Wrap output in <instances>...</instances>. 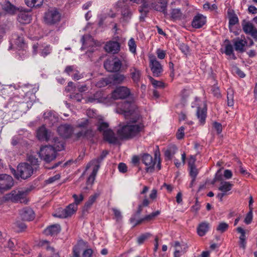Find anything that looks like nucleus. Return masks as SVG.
<instances>
[{
	"label": "nucleus",
	"mask_w": 257,
	"mask_h": 257,
	"mask_svg": "<svg viewBox=\"0 0 257 257\" xmlns=\"http://www.w3.org/2000/svg\"><path fill=\"white\" fill-rule=\"evenodd\" d=\"M117 112L129 119L127 124L118 130V135L122 139H130L137 136L143 129L144 124L137 107L134 102L124 101Z\"/></svg>",
	"instance_id": "nucleus-1"
},
{
	"label": "nucleus",
	"mask_w": 257,
	"mask_h": 257,
	"mask_svg": "<svg viewBox=\"0 0 257 257\" xmlns=\"http://www.w3.org/2000/svg\"><path fill=\"white\" fill-rule=\"evenodd\" d=\"M27 160L31 165L28 163H21L17 167V172L14 169L11 170L12 172L17 179L21 178L26 179L31 177L34 171L37 169L39 165V162L35 156L32 155H28Z\"/></svg>",
	"instance_id": "nucleus-2"
},
{
	"label": "nucleus",
	"mask_w": 257,
	"mask_h": 257,
	"mask_svg": "<svg viewBox=\"0 0 257 257\" xmlns=\"http://www.w3.org/2000/svg\"><path fill=\"white\" fill-rule=\"evenodd\" d=\"M142 3L139 9L141 13L140 19L142 21H144L145 17L151 9L163 13L165 16L168 15L167 0H143Z\"/></svg>",
	"instance_id": "nucleus-3"
},
{
	"label": "nucleus",
	"mask_w": 257,
	"mask_h": 257,
	"mask_svg": "<svg viewBox=\"0 0 257 257\" xmlns=\"http://www.w3.org/2000/svg\"><path fill=\"white\" fill-rule=\"evenodd\" d=\"M59 145H54L55 147L51 146H45L41 148L39 156L41 159L47 163L54 160L56 157V152L64 149L62 143L58 142Z\"/></svg>",
	"instance_id": "nucleus-4"
},
{
	"label": "nucleus",
	"mask_w": 257,
	"mask_h": 257,
	"mask_svg": "<svg viewBox=\"0 0 257 257\" xmlns=\"http://www.w3.org/2000/svg\"><path fill=\"white\" fill-rule=\"evenodd\" d=\"M141 159L143 164L146 166V170L147 172H152L154 170L155 165L158 170L161 168V160L160 158V152L156 151L155 153V158L148 154H144L141 155Z\"/></svg>",
	"instance_id": "nucleus-5"
},
{
	"label": "nucleus",
	"mask_w": 257,
	"mask_h": 257,
	"mask_svg": "<svg viewBox=\"0 0 257 257\" xmlns=\"http://www.w3.org/2000/svg\"><path fill=\"white\" fill-rule=\"evenodd\" d=\"M97 130L102 133L104 139L111 144L115 143L116 138L113 131L109 128L107 122L104 121L102 119H99L97 123Z\"/></svg>",
	"instance_id": "nucleus-6"
},
{
	"label": "nucleus",
	"mask_w": 257,
	"mask_h": 257,
	"mask_svg": "<svg viewBox=\"0 0 257 257\" xmlns=\"http://www.w3.org/2000/svg\"><path fill=\"white\" fill-rule=\"evenodd\" d=\"M122 66V62L116 57L107 59L104 62V67L108 72H116L119 71Z\"/></svg>",
	"instance_id": "nucleus-7"
},
{
	"label": "nucleus",
	"mask_w": 257,
	"mask_h": 257,
	"mask_svg": "<svg viewBox=\"0 0 257 257\" xmlns=\"http://www.w3.org/2000/svg\"><path fill=\"white\" fill-rule=\"evenodd\" d=\"M61 19V15L56 9H51L46 12L44 16L45 22L49 25L58 23Z\"/></svg>",
	"instance_id": "nucleus-8"
},
{
	"label": "nucleus",
	"mask_w": 257,
	"mask_h": 257,
	"mask_svg": "<svg viewBox=\"0 0 257 257\" xmlns=\"http://www.w3.org/2000/svg\"><path fill=\"white\" fill-rule=\"evenodd\" d=\"M77 210L76 204H70L65 209L60 210L57 213L54 214V216L64 218L71 216Z\"/></svg>",
	"instance_id": "nucleus-9"
},
{
	"label": "nucleus",
	"mask_w": 257,
	"mask_h": 257,
	"mask_svg": "<svg viewBox=\"0 0 257 257\" xmlns=\"http://www.w3.org/2000/svg\"><path fill=\"white\" fill-rule=\"evenodd\" d=\"M130 90L125 86L116 88L111 93V97L114 99H123L129 96Z\"/></svg>",
	"instance_id": "nucleus-10"
},
{
	"label": "nucleus",
	"mask_w": 257,
	"mask_h": 257,
	"mask_svg": "<svg viewBox=\"0 0 257 257\" xmlns=\"http://www.w3.org/2000/svg\"><path fill=\"white\" fill-rule=\"evenodd\" d=\"M14 184L13 178L7 174L0 175V191L10 189Z\"/></svg>",
	"instance_id": "nucleus-11"
},
{
	"label": "nucleus",
	"mask_w": 257,
	"mask_h": 257,
	"mask_svg": "<svg viewBox=\"0 0 257 257\" xmlns=\"http://www.w3.org/2000/svg\"><path fill=\"white\" fill-rule=\"evenodd\" d=\"M27 193V190L14 191L11 193L10 198L13 201L26 203L27 202L26 198Z\"/></svg>",
	"instance_id": "nucleus-12"
},
{
	"label": "nucleus",
	"mask_w": 257,
	"mask_h": 257,
	"mask_svg": "<svg viewBox=\"0 0 257 257\" xmlns=\"http://www.w3.org/2000/svg\"><path fill=\"white\" fill-rule=\"evenodd\" d=\"M130 76L134 83L139 85L142 77V71L138 67L131 66L129 69Z\"/></svg>",
	"instance_id": "nucleus-13"
},
{
	"label": "nucleus",
	"mask_w": 257,
	"mask_h": 257,
	"mask_svg": "<svg viewBox=\"0 0 257 257\" xmlns=\"http://www.w3.org/2000/svg\"><path fill=\"white\" fill-rule=\"evenodd\" d=\"M173 246L175 248L174 257H180L187 251L188 249L187 244L184 242H180L176 241Z\"/></svg>",
	"instance_id": "nucleus-14"
},
{
	"label": "nucleus",
	"mask_w": 257,
	"mask_h": 257,
	"mask_svg": "<svg viewBox=\"0 0 257 257\" xmlns=\"http://www.w3.org/2000/svg\"><path fill=\"white\" fill-rule=\"evenodd\" d=\"M150 67L154 76H159L163 71L162 66L155 58H151L150 61Z\"/></svg>",
	"instance_id": "nucleus-15"
},
{
	"label": "nucleus",
	"mask_w": 257,
	"mask_h": 257,
	"mask_svg": "<svg viewBox=\"0 0 257 257\" xmlns=\"http://www.w3.org/2000/svg\"><path fill=\"white\" fill-rule=\"evenodd\" d=\"M57 131L58 134L63 138H67L71 136L74 132L72 126L68 124H62L60 125Z\"/></svg>",
	"instance_id": "nucleus-16"
},
{
	"label": "nucleus",
	"mask_w": 257,
	"mask_h": 257,
	"mask_svg": "<svg viewBox=\"0 0 257 257\" xmlns=\"http://www.w3.org/2000/svg\"><path fill=\"white\" fill-rule=\"evenodd\" d=\"M37 136L39 140L49 141L51 140L52 135L44 126H42L38 130Z\"/></svg>",
	"instance_id": "nucleus-17"
},
{
	"label": "nucleus",
	"mask_w": 257,
	"mask_h": 257,
	"mask_svg": "<svg viewBox=\"0 0 257 257\" xmlns=\"http://www.w3.org/2000/svg\"><path fill=\"white\" fill-rule=\"evenodd\" d=\"M127 2V0H120L118 2L117 4L118 7L123 8L121 14L124 20L125 21L130 19L132 14L131 11L128 9L127 6L125 5Z\"/></svg>",
	"instance_id": "nucleus-18"
},
{
	"label": "nucleus",
	"mask_w": 257,
	"mask_h": 257,
	"mask_svg": "<svg viewBox=\"0 0 257 257\" xmlns=\"http://www.w3.org/2000/svg\"><path fill=\"white\" fill-rule=\"evenodd\" d=\"M242 29L246 34H249L254 39H257V29L251 23L244 22L242 24Z\"/></svg>",
	"instance_id": "nucleus-19"
},
{
	"label": "nucleus",
	"mask_w": 257,
	"mask_h": 257,
	"mask_svg": "<svg viewBox=\"0 0 257 257\" xmlns=\"http://www.w3.org/2000/svg\"><path fill=\"white\" fill-rule=\"evenodd\" d=\"M206 17L201 14H197L196 15L192 21V26L196 29H199L201 28L206 23Z\"/></svg>",
	"instance_id": "nucleus-20"
},
{
	"label": "nucleus",
	"mask_w": 257,
	"mask_h": 257,
	"mask_svg": "<svg viewBox=\"0 0 257 257\" xmlns=\"http://www.w3.org/2000/svg\"><path fill=\"white\" fill-rule=\"evenodd\" d=\"M104 49L108 53H117L120 49V45L116 41H109L105 45Z\"/></svg>",
	"instance_id": "nucleus-21"
},
{
	"label": "nucleus",
	"mask_w": 257,
	"mask_h": 257,
	"mask_svg": "<svg viewBox=\"0 0 257 257\" xmlns=\"http://www.w3.org/2000/svg\"><path fill=\"white\" fill-rule=\"evenodd\" d=\"M44 117L46 122L50 125H54L56 124L58 120V117L52 111H47L44 114Z\"/></svg>",
	"instance_id": "nucleus-22"
},
{
	"label": "nucleus",
	"mask_w": 257,
	"mask_h": 257,
	"mask_svg": "<svg viewBox=\"0 0 257 257\" xmlns=\"http://www.w3.org/2000/svg\"><path fill=\"white\" fill-rule=\"evenodd\" d=\"M20 215L22 219L26 221H31L35 217V214L33 210L30 208H25L20 212Z\"/></svg>",
	"instance_id": "nucleus-23"
},
{
	"label": "nucleus",
	"mask_w": 257,
	"mask_h": 257,
	"mask_svg": "<svg viewBox=\"0 0 257 257\" xmlns=\"http://www.w3.org/2000/svg\"><path fill=\"white\" fill-rule=\"evenodd\" d=\"M233 186V184L230 182L221 181L218 190L226 195H229L231 193L229 191L231 190Z\"/></svg>",
	"instance_id": "nucleus-24"
},
{
	"label": "nucleus",
	"mask_w": 257,
	"mask_h": 257,
	"mask_svg": "<svg viewBox=\"0 0 257 257\" xmlns=\"http://www.w3.org/2000/svg\"><path fill=\"white\" fill-rule=\"evenodd\" d=\"M60 226L54 224L48 227L44 230V233L47 235H54L57 234L60 231Z\"/></svg>",
	"instance_id": "nucleus-25"
},
{
	"label": "nucleus",
	"mask_w": 257,
	"mask_h": 257,
	"mask_svg": "<svg viewBox=\"0 0 257 257\" xmlns=\"http://www.w3.org/2000/svg\"><path fill=\"white\" fill-rule=\"evenodd\" d=\"M209 228V223L207 222H203L200 223L197 227V233L200 236L205 235Z\"/></svg>",
	"instance_id": "nucleus-26"
},
{
	"label": "nucleus",
	"mask_w": 257,
	"mask_h": 257,
	"mask_svg": "<svg viewBox=\"0 0 257 257\" xmlns=\"http://www.w3.org/2000/svg\"><path fill=\"white\" fill-rule=\"evenodd\" d=\"M111 84H120L123 82L126 77L124 75L116 73L109 76Z\"/></svg>",
	"instance_id": "nucleus-27"
},
{
	"label": "nucleus",
	"mask_w": 257,
	"mask_h": 257,
	"mask_svg": "<svg viewBox=\"0 0 257 257\" xmlns=\"http://www.w3.org/2000/svg\"><path fill=\"white\" fill-rule=\"evenodd\" d=\"M234 48L236 51L243 52L244 51V47L247 45L246 41L244 39H237L234 41Z\"/></svg>",
	"instance_id": "nucleus-28"
},
{
	"label": "nucleus",
	"mask_w": 257,
	"mask_h": 257,
	"mask_svg": "<svg viewBox=\"0 0 257 257\" xmlns=\"http://www.w3.org/2000/svg\"><path fill=\"white\" fill-rule=\"evenodd\" d=\"M170 15L171 19L174 21L180 20L184 18L183 14L179 9H172Z\"/></svg>",
	"instance_id": "nucleus-29"
},
{
	"label": "nucleus",
	"mask_w": 257,
	"mask_h": 257,
	"mask_svg": "<svg viewBox=\"0 0 257 257\" xmlns=\"http://www.w3.org/2000/svg\"><path fill=\"white\" fill-rule=\"evenodd\" d=\"M102 100L101 92H96L93 96L87 98V101L91 103H97L101 102Z\"/></svg>",
	"instance_id": "nucleus-30"
},
{
	"label": "nucleus",
	"mask_w": 257,
	"mask_h": 257,
	"mask_svg": "<svg viewBox=\"0 0 257 257\" xmlns=\"http://www.w3.org/2000/svg\"><path fill=\"white\" fill-rule=\"evenodd\" d=\"M206 109L205 107L201 108L198 107L197 111V116L201 124L205 122L206 118Z\"/></svg>",
	"instance_id": "nucleus-31"
},
{
	"label": "nucleus",
	"mask_w": 257,
	"mask_h": 257,
	"mask_svg": "<svg viewBox=\"0 0 257 257\" xmlns=\"http://www.w3.org/2000/svg\"><path fill=\"white\" fill-rule=\"evenodd\" d=\"M177 151V147L175 145L169 146L165 151V156L168 159L171 160Z\"/></svg>",
	"instance_id": "nucleus-32"
},
{
	"label": "nucleus",
	"mask_w": 257,
	"mask_h": 257,
	"mask_svg": "<svg viewBox=\"0 0 257 257\" xmlns=\"http://www.w3.org/2000/svg\"><path fill=\"white\" fill-rule=\"evenodd\" d=\"M18 20L20 23L23 24L29 23L31 21V16L26 13H21L18 15Z\"/></svg>",
	"instance_id": "nucleus-33"
},
{
	"label": "nucleus",
	"mask_w": 257,
	"mask_h": 257,
	"mask_svg": "<svg viewBox=\"0 0 257 257\" xmlns=\"http://www.w3.org/2000/svg\"><path fill=\"white\" fill-rule=\"evenodd\" d=\"M99 193H96L94 194L91 195L88 200V201L85 203L84 205V208L86 210L89 209L91 205L93 204V203L95 201L96 199L99 196Z\"/></svg>",
	"instance_id": "nucleus-34"
},
{
	"label": "nucleus",
	"mask_w": 257,
	"mask_h": 257,
	"mask_svg": "<svg viewBox=\"0 0 257 257\" xmlns=\"http://www.w3.org/2000/svg\"><path fill=\"white\" fill-rule=\"evenodd\" d=\"M26 5L30 8L39 7L41 6L43 0H25Z\"/></svg>",
	"instance_id": "nucleus-35"
},
{
	"label": "nucleus",
	"mask_w": 257,
	"mask_h": 257,
	"mask_svg": "<svg viewBox=\"0 0 257 257\" xmlns=\"http://www.w3.org/2000/svg\"><path fill=\"white\" fill-rule=\"evenodd\" d=\"M3 9L9 14H14L17 10V8L9 2H6L3 6Z\"/></svg>",
	"instance_id": "nucleus-36"
},
{
	"label": "nucleus",
	"mask_w": 257,
	"mask_h": 257,
	"mask_svg": "<svg viewBox=\"0 0 257 257\" xmlns=\"http://www.w3.org/2000/svg\"><path fill=\"white\" fill-rule=\"evenodd\" d=\"M160 212L159 211H157L156 212H153L150 214L146 216L144 218H141V219L140 221H138L137 223H136V225H139L145 220L149 221L152 220L156 216L160 214Z\"/></svg>",
	"instance_id": "nucleus-37"
},
{
	"label": "nucleus",
	"mask_w": 257,
	"mask_h": 257,
	"mask_svg": "<svg viewBox=\"0 0 257 257\" xmlns=\"http://www.w3.org/2000/svg\"><path fill=\"white\" fill-rule=\"evenodd\" d=\"M14 37L16 38L15 44L19 49H23L25 48V43L24 42V39L23 37L19 36L18 35H14Z\"/></svg>",
	"instance_id": "nucleus-38"
},
{
	"label": "nucleus",
	"mask_w": 257,
	"mask_h": 257,
	"mask_svg": "<svg viewBox=\"0 0 257 257\" xmlns=\"http://www.w3.org/2000/svg\"><path fill=\"white\" fill-rule=\"evenodd\" d=\"M149 78L154 87L163 88L165 87V84L163 82L156 80L151 76H149Z\"/></svg>",
	"instance_id": "nucleus-39"
},
{
	"label": "nucleus",
	"mask_w": 257,
	"mask_h": 257,
	"mask_svg": "<svg viewBox=\"0 0 257 257\" xmlns=\"http://www.w3.org/2000/svg\"><path fill=\"white\" fill-rule=\"evenodd\" d=\"M227 105L229 106H232L234 104L233 100V91L232 89H228L227 90Z\"/></svg>",
	"instance_id": "nucleus-40"
},
{
	"label": "nucleus",
	"mask_w": 257,
	"mask_h": 257,
	"mask_svg": "<svg viewBox=\"0 0 257 257\" xmlns=\"http://www.w3.org/2000/svg\"><path fill=\"white\" fill-rule=\"evenodd\" d=\"M111 84V80H110L109 76L105 78H102L96 84V86L98 87H104L108 84Z\"/></svg>",
	"instance_id": "nucleus-41"
},
{
	"label": "nucleus",
	"mask_w": 257,
	"mask_h": 257,
	"mask_svg": "<svg viewBox=\"0 0 257 257\" xmlns=\"http://www.w3.org/2000/svg\"><path fill=\"white\" fill-rule=\"evenodd\" d=\"M99 166L98 165L95 166L93 169L92 172L89 176L87 182L90 184H92L95 180V176L97 174Z\"/></svg>",
	"instance_id": "nucleus-42"
},
{
	"label": "nucleus",
	"mask_w": 257,
	"mask_h": 257,
	"mask_svg": "<svg viewBox=\"0 0 257 257\" xmlns=\"http://www.w3.org/2000/svg\"><path fill=\"white\" fill-rule=\"evenodd\" d=\"M189 174L192 178H193V181H195L196 177L198 174V170L195 166H191L189 167Z\"/></svg>",
	"instance_id": "nucleus-43"
},
{
	"label": "nucleus",
	"mask_w": 257,
	"mask_h": 257,
	"mask_svg": "<svg viewBox=\"0 0 257 257\" xmlns=\"http://www.w3.org/2000/svg\"><path fill=\"white\" fill-rule=\"evenodd\" d=\"M128 46L129 47L130 51L133 53H135L136 51V44L135 40L133 38H131L128 42Z\"/></svg>",
	"instance_id": "nucleus-44"
},
{
	"label": "nucleus",
	"mask_w": 257,
	"mask_h": 257,
	"mask_svg": "<svg viewBox=\"0 0 257 257\" xmlns=\"http://www.w3.org/2000/svg\"><path fill=\"white\" fill-rule=\"evenodd\" d=\"M228 228V224L225 222H221L220 223L217 227L216 228V230L221 232L223 233Z\"/></svg>",
	"instance_id": "nucleus-45"
},
{
	"label": "nucleus",
	"mask_w": 257,
	"mask_h": 257,
	"mask_svg": "<svg viewBox=\"0 0 257 257\" xmlns=\"http://www.w3.org/2000/svg\"><path fill=\"white\" fill-rule=\"evenodd\" d=\"M83 241L80 242L76 246L73 248V255L75 257H80V253L81 251V243H82Z\"/></svg>",
	"instance_id": "nucleus-46"
},
{
	"label": "nucleus",
	"mask_w": 257,
	"mask_h": 257,
	"mask_svg": "<svg viewBox=\"0 0 257 257\" xmlns=\"http://www.w3.org/2000/svg\"><path fill=\"white\" fill-rule=\"evenodd\" d=\"M72 197L74 199V203H73V204H76L77 206L78 204H79L84 199V196L82 194H79V196L75 194H74L72 195Z\"/></svg>",
	"instance_id": "nucleus-47"
},
{
	"label": "nucleus",
	"mask_w": 257,
	"mask_h": 257,
	"mask_svg": "<svg viewBox=\"0 0 257 257\" xmlns=\"http://www.w3.org/2000/svg\"><path fill=\"white\" fill-rule=\"evenodd\" d=\"M41 55L43 57H45L51 53V49L50 46H46L43 49H41Z\"/></svg>",
	"instance_id": "nucleus-48"
},
{
	"label": "nucleus",
	"mask_w": 257,
	"mask_h": 257,
	"mask_svg": "<svg viewBox=\"0 0 257 257\" xmlns=\"http://www.w3.org/2000/svg\"><path fill=\"white\" fill-rule=\"evenodd\" d=\"M252 220V209H250V210L248 212L247 215L245 216V218L244 220V222L246 224H250Z\"/></svg>",
	"instance_id": "nucleus-49"
},
{
	"label": "nucleus",
	"mask_w": 257,
	"mask_h": 257,
	"mask_svg": "<svg viewBox=\"0 0 257 257\" xmlns=\"http://www.w3.org/2000/svg\"><path fill=\"white\" fill-rule=\"evenodd\" d=\"M150 236L149 233L142 234L139 236L137 239L138 244H141L144 243L145 240Z\"/></svg>",
	"instance_id": "nucleus-50"
},
{
	"label": "nucleus",
	"mask_w": 257,
	"mask_h": 257,
	"mask_svg": "<svg viewBox=\"0 0 257 257\" xmlns=\"http://www.w3.org/2000/svg\"><path fill=\"white\" fill-rule=\"evenodd\" d=\"M184 130L183 126L180 127L177 131L176 133V137L178 140H181L183 138L184 136Z\"/></svg>",
	"instance_id": "nucleus-51"
},
{
	"label": "nucleus",
	"mask_w": 257,
	"mask_h": 257,
	"mask_svg": "<svg viewBox=\"0 0 257 257\" xmlns=\"http://www.w3.org/2000/svg\"><path fill=\"white\" fill-rule=\"evenodd\" d=\"M60 175L59 174H57L54 176L50 177L48 179L46 180V182L47 184H51L54 183L57 180H58L60 178Z\"/></svg>",
	"instance_id": "nucleus-52"
},
{
	"label": "nucleus",
	"mask_w": 257,
	"mask_h": 257,
	"mask_svg": "<svg viewBox=\"0 0 257 257\" xmlns=\"http://www.w3.org/2000/svg\"><path fill=\"white\" fill-rule=\"evenodd\" d=\"M225 53L228 56H230L231 55H234L233 47L231 44H227L226 45L225 48Z\"/></svg>",
	"instance_id": "nucleus-53"
},
{
	"label": "nucleus",
	"mask_w": 257,
	"mask_h": 257,
	"mask_svg": "<svg viewBox=\"0 0 257 257\" xmlns=\"http://www.w3.org/2000/svg\"><path fill=\"white\" fill-rule=\"evenodd\" d=\"M88 132V130L87 129H82L81 131L77 133L75 135L77 139L81 138H84L86 136Z\"/></svg>",
	"instance_id": "nucleus-54"
},
{
	"label": "nucleus",
	"mask_w": 257,
	"mask_h": 257,
	"mask_svg": "<svg viewBox=\"0 0 257 257\" xmlns=\"http://www.w3.org/2000/svg\"><path fill=\"white\" fill-rule=\"evenodd\" d=\"M236 230L238 233H240L239 240H246L245 230L241 227H238L236 228Z\"/></svg>",
	"instance_id": "nucleus-55"
},
{
	"label": "nucleus",
	"mask_w": 257,
	"mask_h": 257,
	"mask_svg": "<svg viewBox=\"0 0 257 257\" xmlns=\"http://www.w3.org/2000/svg\"><path fill=\"white\" fill-rule=\"evenodd\" d=\"M139 215L135 214L130 218V222L134 227L137 226V225H136V223L141 219V218L139 219Z\"/></svg>",
	"instance_id": "nucleus-56"
},
{
	"label": "nucleus",
	"mask_w": 257,
	"mask_h": 257,
	"mask_svg": "<svg viewBox=\"0 0 257 257\" xmlns=\"http://www.w3.org/2000/svg\"><path fill=\"white\" fill-rule=\"evenodd\" d=\"M213 127L217 132V134H219L221 133L222 127L221 124L220 123L217 122H214Z\"/></svg>",
	"instance_id": "nucleus-57"
},
{
	"label": "nucleus",
	"mask_w": 257,
	"mask_h": 257,
	"mask_svg": "<svg viewBox=\"0 0 257 257\" xmlns=\"http://www.w3.org/2000/svg\"><path fill=\"white\" fill-rule=\"evenodd\" d=\"M232 173L230 170H225L223 173V176L226 179H230L232 177Z\"/></svg>",
	"instance_id": "nucleus-58"
},
{
	"label": "nucleus",
	"mask_w": 257,
	"mask_h": 257,
	"mask_svg": "<svg viewBox=\"0 0 257 257\" xmlns=\"http://www.w3.org/2000/svg\"><path fill=\"white\" fill-rule=\"evenodd\" d=\"M118 169L119 172L121 173H125L127 171V166L124 163H120L119 164Z\"/></svg>",
	"instance_id": "nucleus-59"
},
{
	"label": "nucleus",
	"mask_w": 257,
	"mask_h": 257,
	"mask_svg": "<svg viewBox=\"0 0 257 257\" xmlns=\"http://www.w3.org/2000/svg\"><path fill=\"white\" fill-rule=\"evenodd\" d=\"M15 225L18 227V229L19 231H22L26 227L25 224L20 221H17L15 223Z\"/></svg>",
	"instance_id": "nucleus-60"
},
{
	"label": "nucleus",
	"mask_w": 257,
	"mask_h": 257,
	"mask_svg": "<svg viewBox=\"0 0 257 257\" xmlns=\"http://www.w3.org/2000/svg\"><path fill=\"white\" fill-rule=\"evenodd\" d=\"M157 55L158 57L160 59H163L165 57L166 53L164 50L158 49L157 50Z\"/></svg>",
	"instance_id": "nucleus-61"
},
{
	"label": "nucleus",
	"mask_w": 257,
	"mask_h": 257,
	"mask_svg": "<svg viewBox=\"0 0 257 257\" xmlns=\"http://www.w3.org/2000/svg\"><path fill=\"white\" fill-rule=\"evenodd\" d=\"M93 251L91 249H86L84 250L82 255L83 257H92Z\"/></svg>",
	"instance_id": "nucleus-62"
},
{
	"label": "nucleus",
	"mask_w": 257,
	"mask_h": 257,
	"mask_svg": "<svg viewBox=\"0 0 257 257\" xmlns=\"http://www.w3.org/2000/svg\"><path fill=\"white\" fill-rule=\"evenodd\" d=\"M112 210L116 220L118 221L119 219H120L121 218L120 211L119 210L115 208H113Z\"/></svg>",
	"instance_id": "nucleus-63"
},
{
	"label": "nucleus",
	"mask_w": 257,
	"mask_h": 257,
	"mask_svg": "<svg viewBox=\"0 0 257 257\" xmlns=\"http://www.w3.org/2000/svg\"><path fill=\"white\" fill-rule=\"evenodd\" d=\"M234 73L237 74L240 77L243 78L245 76L244 73L237 67H234L233 68Z\"/></svg>",
	"instance_id": "nucleus-64"
}]
</instances>
